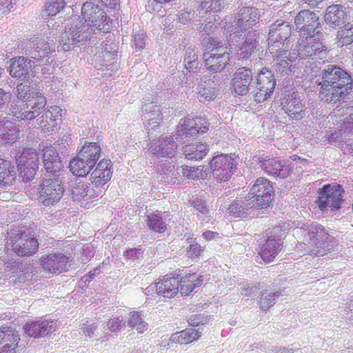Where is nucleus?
I'll return each mask as SVG.
<instances>
[{
  "label": "nucleus",
  "instance_id": "obj_45",
  "mask_svg": "<svg viewBox=\"0 0 353 353\" xmlns=\"http://www.w3.org/2000/svg\"><path fill=\"white\" fill-rule=\"evenodd\" d=\"M28 105L30 106V109H28L29 114H32L30 117V119L32 120L39 115L41 110L46 106V99L42 93L37 92L35 93L33 100Z\"/></svg>",
  "mask_w": 353,
  "mask_h": 353
},
{
  "label": "nucleus",
  "instance_id": "obj_53",
  "mask_svg": "<svg viewBox=\"0 0 353 353\" xmlns=\"http://www.w3.org/2000/svg\"><path fill=\"white\" fill-rule=\"evenodd\" d=\"M154 109L150 113H148V125L150 128H154L158 126L163 121V117L161 111L157 105L154 106Z\"/></svg>",
  "mask_w": 353,
  "mask_h": 353
},
{
  "label": "nucleus",
  "instance_id": "obj_52",
  "mask_svg": "<svg viewBox=\"0 0 353 353\" xmlns=\"http://www.w3.org/2000/svg\"><path fill=\"white\" fill-rule=\"evenodd\" d=\"M279 292L267 294L263 292L259 301V305L261 309L266 310L274 304L275 300L279 296Z\"/></svg>",
  "mask_w": 353,
  "mask_h": 353
},
{
  "label": "nucleus",
  "instance_id": "obj_49",
  "mask_svg": "<svg viewBox=\"0 0 353 353\" xmlns=\"http://www.w3.org/2000/svg\"><path fill=\"white\" fill-rule=\"evenodd\" d=\"M185 68L188 71L194 72L198 68L199 61L198 57L195 52V50L192 48H188L185 50L184 57Z\"/></svg>",
  "mask_w": 353,
  "mask_h": 353
},
{
  "label": "nucleus",
  "instance_id": "obj_4",
  "mask_svg": "<svg viewBox=\"0 0 353 353\" xmlns=\"http://www.w3.org/2000/svg\"><path fill=\"white\" fill-rule=\"evenodd\" d=\"M72 259L60 251L48 252L41 255L39 263L43 272L48 276H58L68 272L71 268Z\"/></svg>",
  "mask_w": 353,
  "mask_h": 353
},
{
  "label": "nucleus",
  "instance_id": "obj_13",
  "mask_svg": "<svg viewBox=\"0 0 353 353\" xmlns=\"http://www.w3.org/2000/svg\"><path fill=\"white\" fill-rule=\"evenodd\" d=\"M179 274L171 272L159 276L154 283L145 288V294L149 295L155 291L157 296L165 299H173L179 292Z\"/></svg>",
  "mask_w": 353,
  "mask_h": 353
},
{
  "label": "nucleus",
  "instance_id": "obj_27",
  "mask_svg": "<svg viewBox=\"0 0 353 353\" xmlns=\"http://www.w3.org/2000/svg\"><path fill=\"white\" fill-rule=\"evenodd\" d=\"M42 161L48 172L56 173L63 167L57 150L52 145H46L42 150Z\"/></svg>",
  "mask_w": 353,
  "mask_h": 353
},
{
  "label": "nucleus",
  "instance_id": "obj_21",
  "mask_svg": "<svg viewBox=\"0 0 353 353\" xmlns=\"http://www.w3.org/2000/svg\"><path fill=\"white\" fill-rule=\"evenodd\" d=\"M113 170V164L110 159H100L91 170L90 184L97 189L103 188L111 180Z\"/></svg>",
  "mask_w": 353,
  "mask_h": 353
},
{
  "label": "nucleus",
  "instance_id": "obj_7",
  "mask_svg": "<svg viewBox=\"0 0 353 353\" xmlns=\"http://www.w3.org/2000/svg\"><path fill=\"white\" fill-rule=\"evenodd\" d=\"M247 207L262 209L269 205L274 196L272 183L268 179L259 177L248 193Z\"/></svg>",
  "mask_w": 353,
  "mask_h": 353
},
{
  "label": "nucleus",
  "instance_id": "obj_54",
  "mask_svg": "<svg viewBox=\"0 0 353 353\" xmlns=\"http://www.w3.org/2000/svg\"><path fill=\"white\" fill-rule=\"evenodd\" d=\"M242 201L234 200L228 208V214L234 217H241L244 215V207L242 205Z\"/></svg>",
  "mask_w": 353,
  "mask_h": 353
},
{
  "label": "nucleus",
  "instance_id": "obj_23",
  "mask_svg": "<svg viewBox=\"0 0 353 353\" xmlns=\"http://www.w3.org/2000/svg\"><path fill=\"white\" fill-rule=\"evenodd\" d=\"M178 145L172 135H161L158 140L150 143V150L152 154L162 157L172 158L177 152Z\"/></svg>",
  "mask_w": 353,
  "mask_h": 353
},
{
  "label": "nucleus",
  "instance_id": "obj_43",
  "mask_svg": "<svg viewBox=\"0 0 353 353\" xmlns=\"http://www.w3.org/2000/svg\"><path fill=\"white\" fill-rule=\"evenodd\" d=\"M180 183L184 180H199L203 177V170L199 166L182 165L179 168Z\"/></svg>",
  "mask_w": 353,
  "mask_h": 353
},
{
  "label": "nucleus",
  "instance_id": "obj_62",
  "mask_svg": "<svg viewBox=\"0 0 353 353\" xmlns=\"http://www.w3.org/2000/svg\"><path fill=\"white\" fill-rule=\"evenodd\" d=\"M133 43L137 50H143L145 47V35L144 34L134 35Z\"/></svg>",
  "mask_w": 353,
  "mask_h": 353
},
{
  "label": "nucleus",
  "instance_id": "obj_24",
  "mask_svg": "<svg viewBox=\"0 0 353 353\" xmlns=\"http://www.w3.org/2000/svg\"><path fill=\"white\" fill-rule=\"evenodd\" d=\"M257 161L261 168L269 174L285 178L290 174V169L277 157L263 155L258 157Z\"/></svg>",
  "mask_w": 353,
  "mask_h": 353
},
{
  "label": "nucleus",
  "instance_id": "obj_19",
  "mask_svg": "<svg viewBox=\"0 0 353 353\" xmlns=\"http://www.w3.org/2000/svg\"><path fill=\"white\" fill-rule=\"evenodd\" d=\"M296 30L299 32V37L314 35L320 30L319 16L309 10H303L298 12L294 18Z\"/></svg>",
  "mask_w": 353,
  "mask_h": 353
},
{
  "label": "nucleus",
  "instance_id": "obj_32",
  "mask_svg": "<svg viewBox=\"0 0 353 353\" xmlns=\"http://www.w3.org/2000/svg\"><path fill=\"white\" fill-rule=\"evenodd\" d=\"M92 30L90 24L85 21L74 19L71 21L70 28L68 32L71 35V39L73 42H81L88 39Z\"/></svg>",
  "mask_w": 353,
  "mask_h": 353
},
{
  "label": "nucleus",
  "instance_id": "obj_9",
  "mask_svg": "<svg viewBox=\"0 0 353 353\" xmlns=\"http://www.w3.org/2000/svg\"><path fill=\"white\" fill-rule=\"evenodd\" d=\"M260 19V12L253 7L242 8L230 21L226 23L227 34H236L252 28Z\"/></svg>",
  "mask_w": 353,
  "mask_h": 353
},
{
  "label": "nucleus",
  "instance_id": "obj_30",
  "mask_svg": "<svg viewBox=\"0 0 353 353\" xmlns=\"http://www.w3.org/2000/svg\"><path fill=\"white\" fill-rule=\"evenodd\" d=\"M346 12L343 6L333 4L326 8L324 19L327 25L335 28L345 23Z\"/></svg>",
  "mask_w": 353,
  "mask_h": 353
},
{
  "label": "nucleus",
  "instance_id": "obj_55",
  "mask_svg": "<svg viewBox=\"0 0 353 353\" xmlns=\"http://www.w3.org/2000/svg\"><path fill=\"white\" fill-rule=\"evenodd\" d=\"M17 97L21 101H27L31 96V88L29 82H23L19 84L17 87Z\"/></svg>",
  "mask_w": 353,
  "mask_h": 353
},
{
  "label": "nucleus",
  "instance_id": "obj_20",
  "mask_svg": "<svg viewBox=\"0 0 353 353\" xmlns=\"http://www.w3.org/2000/svg\"><path fill=\"white\" fill-rule=\"evenodd\" d=\"M253 79L252 71L247 67H240L234 72L230 80V89L234 97L247 95Z\"/></svg>",
  "mask_w": 353,
  "mask_h": 353
},
{
  "label": "nucleus",
  "instance_id": "obj_11",
  "mask_svg": "<svg viewBox=\"0 0 353 353\" xmlns=\"http://www.w3.org/2000/svg\"><path fill=\"white\" fill-rule=\"evenodd\" d=\"M343 192L344 190L341 185L326 184L319 189L316 203L323 212L328 209L334 212L341 207Z\"/></svg>",
  "mask_w": 353,
  "mask_h": 353
},
{
  "label": "nucleus",
  "instance_id": "obj_61",
  "mask_svg": "<svg viewBox=\"0 0 353 353\" xmlns=\"http://www.w3.org/2000/svg\"><path fill=\"white\" fill-rule=\"evenodd\" d=\"M192 206L202 214L206 215L209 213V209L208 208L206 202L202 199L195 198L192 201Z\"/></svg>",
  "mask_w": 353,
  "mask_h": 353
},
{
  "label": "nucleus",
  "instance_id": "obj_12",
  "mask_svg": "<svg viewBox=\"0 0 353 353\" xmlns=\"http://www.w3.org/2000/svg\"><path fill=\"white\" fill-rule=\"evenodd\" d=\"M64 185L59 177L45 178L39 188L40 202L45 206L55 205L63 196Z\"/></svg>",
  "mask_w": 353,
  "mask_h": 353
},
{
  "label": "nucleus",
  "instance_id": "obj_36",
  "mask_svg": "<svg viewBox=\"0 0 353 353\" xmlns=\"http://www.w3.org/2000/svg\"><path fill=\"white\" fill-rule=\"evenodd\" d=\"M70 172L73 175L84 177L94 168L78 154L69 163Z\"/></svg>",
  "mask_w": 353,
  "mask_h": 353
},
{
  "label": "nucleus",
  "instance_id": "obj_59",
  "mask_svg": "<svg viewBox=\"0 0 353 353\" xmlns=\"http://www.w3.org/2000/svg\"><path fill=\"white\" fill-rule=\"evenodd\" d=\"M341 122L339 128L340 131L344 133L353 134V114H349L347 117L340 119Z\"/></svg>",
  "mask_w": 353,
  "mask_h": 353
},
{
  "label": "nucleus",
  "instance_id": "obj_1",
  "mask_svg": "<svg viewBox=\"0 0 353 353\" xmlns=\"http://www.w3.org/2000/svg\"><path fill=\"white\" fill-rule=\"evenodd\" d=\"M318 85L320 100L327 103L336 104L350 94L353 88V79L341 67L328 65L323 70Z\"/></svg>",
  "mask_w": 353,
  "mask_h": 353
},
{
  "label": "nucleus",
  "instance_id": "obj_8",
  "mask_svg": "<svg viewBox=\"0 0 353 353\" xmlns=\"http://www.w3.org/2000/svg\"><path fill=\"white\" fill-rule=\"evenodd\" d=\"M291 35V27L285 22L274 23L269 32L268 50L273 57H283L288 52L289 46L285 41Z\"/></svg>",
  "mask_w": 353,
  "mask_h": 353
},
{
  "label": "nucleus",
  "instance_id": "obj_34",
  "mask_svg": "<svg viewBox=\"0 0 353 353\" xmlns=\"http://www.w3.org/2000/svg\"><path fill=\"white\" fill-rule=\"evenodd\" d=\"M209 148L205 143L199 141L185 145L183 153L185 159L191 161L202 160L208 153Z\"/></svg>",
  "mask_w": 353,
  "mask_h": 353
},
{
  "label": "nucleus",
  "instance_id": "obj_2",
  "mask_svg": "<svg viewBox=\"0 0 353 353\" xmlns=\"http://www.w3.org/2000/svg\"><path fill=\"white\" fill-rule=\"evenodd\" d=\"M296 235L308 254L323 256L330 250L328 248L329 232L318 223L313 222L296 228Z\"/></svg>",
  "mask_w": 353,
  "mask_h": 353
},
{
  "label": "nucleus",
  "instance_id": "obj_33",
  "mask_svg": "<svg viewBox=\"0 0 353 353\" xmlns=\"http://www.w3.org/2000/svg\"><path fill=\"white\" fill-rule=\"evenodd\" d=\"M102 149L98 143L85 142L81 148L79 154L87 161L90 166L94 165L99 162V159L101 156Z\"/></svg>",
  "mask_w": 353,
  "mask_h": 353
},
{
  "label": "nucleus",
  "instance_id": "obj_16",
  "mask_svg": "<svg viewBox=\"0 0 353 353\" xmlns=\"http://www.w3.org/2000/svg\"><path fill=\"white\" fill-rule=\"evenodd\" d=\"M255 83L254 100L257 103H262L272 95L276 86V79L271 70L263 67L257 72Z\"/></svg>",
  "mask_w": 353,
  "mask_h": 353
},
{
  "label": "nucleus",
  "instance_id": "obj_15",
  "mask_svg": "<svg viewBox=\"0 0 353 353\" xmlns=\"http://www.w3.org/2000/svg\"><path fill=\"white\" fill-rule=\"evenodd\" d=\"M237 161L228 154L214 156L209 167L214 179L219 182L228 181L236 169Z\"/></svg>",
  "mask_w": 353,
  "mask_h": 353
},
{
  "label": "nucleus",
  "instance_id": "obj_57",
  "mask_svg": "<svg viewBox=\"0 0 353 353\" xmlns=\"http://www.w3.org/2000/svg\"><path fill=\"white\" fill-rule=\"evenodd\" d=\"M70 33L65 30L61 33V39L59 41V45L57 46L58 52H68L70 50ZM74 42L72 41V44H74Z\"/></svg>",
  "mask_w": 353,
  "mask_h": 353
},
{
  "label": "nucleus",
  "instance_id": "obj_47",
  "mask_svg": "<svg viewBox=\"0 0 353 353\" xmlns=\"http://www.w3.org/2000/svg\"><path fill=\"white\" fill-rule=\"evenodd\" d=\"M66 6L65 0H47L44 6V14L49 17H54L61 12Z\"/></svg>",
  "mask_w": 353,
  "mask_h": 353
},
{
  "label": "nucleus",
  "instance_id": "obj_17",
  "mask_svg": "<svg viewBox=\"0 0 353 353\" xmlns=\"http://www.w3.org/2000/svg\"><path fill=\"white\" fill-rule=\"evenodd\" d=\"M81 14L85 22H91L92 26L100 31H110V18L97 5L90 1L85 2L81 8Z\"/></svg>",
  "mask_w": 353,
  "mask_h": 353
},
{
  "label": "nucleus",
  "instance_id": "obj_18",
  "mask_svg": "<svg viewBox=\"0 0 353 353\" xmlns=\"http://www.w3.org/2000/svg\"><path fill=\"white\" fill-rule=\"evenodd\" d=\"M17 168L24 181H31L39 165V154L34 148H24L17 159Z\"/></svg>",
  "mask_w": 353,
  "mask_h": 353
},
{
  "label": "nucleus",
  "instance_id": "obj_29",
  "mask_svg": "<svg viewBox=\"0 0 353 353\" xmlns=\"http://www.w3.org/2000/svg\"><path fill=\"white\" fill-rule=\"evenodd\" d=\"M9 69L10 74L15 78L27 77L30 73H32L33 65L32 61L24 57H16L11 60Z\"/></svg>",
  "mask_w": 353,
  "mask_h": 353
},
{
  "label": "nucleus",
  "instance_id": "obj_63",
  "mask_svg": "<svg viewBox=\"0 0 353 353\" xmlns=\"http://www.w3.org/2000/svg\"><path fill=\"white\" fill-rule=\"evenodd\" d=\"M108 327L111 332H117L121 327V320L119 317L110 318L108 321Z\"/></svg>",
  "mask_w": 353,
  "mask_h": 353
},
{
  "label": "nucleus",
  "instance_id": "obj_48",
  "mask_svg": "<svg viewBox=\"0 0 353 353\" xmlns=\"http://www.w3.org/2000/svg\"><path fill=\"white\" fill-rule=\"evenodd\" d=\"M17 128L11 121L0 123V137L4 141L14 140L17 138Z\"/></svg>",
  "mask_w": 353,
  "mask_h": 353
},
{
  "label": "nucleus",
  "instance_id": "obj_60",
  "mask_svg": "<svg viewBox=\"0 0 353 353\" xmlns=\"http://www.w3.org/2000/svg\"><path fill=\"white\" fill-rule=\"evenodd\" d=\"M40 119L39 127L44 132H53L59 125V123L52 119L44 118L43 115L40 117Z\"/></svg>",
  "mask_w": 353,
  "mask_h": 353
},
{
  "label": "nucleus",
  "instance_id": "obj_58",
  "mask_svg": "<svg viewBox=\"0 0 353 353\" xmlns=\"http://www.w3.org/2000/svg\"><path fill=\"white\" fill-rule=\"evenodd\" d=\"M215 88L210 86L201 87L198 94L201 101H209L213 99L215 97Z\"/></svg>",
  "mask_w": 353,
  "mask_h": 353
},
{
  "label": "nucleus",
  "instance_id": "obj_10",
  "mask_svg": "<svg viewBox=\"0 0 353 353\" xmlns=\"http://www.w3.org/2000/svg\"><path fill=\"white\" fill-rule=\"evenodd\" d=\"M10 242L13 252L20 256H30L39 250V242L34 234L21 228L12 232Z\"/></svg>",
  "mask_w": 353,
  "mask_h": 353
},
{
  "label": "nucleus",
  "instance_id": "obj_42",
  "mask_svg": "<svg viewBox=\"0 0 353 353\" xmlns=\"http://www.w3.org/2000/svg\"><path fill=\"white\" fill-rule=\"evenodd\" d=\"M336 40L338 46L351 44L353 42V25L347 23L341 27L337 32Z\"/></svg>",
  "mask_w": 353,
  "mask_h": 353
},
{
  "label": "nucleus",
  "instance_id": "obj_28",
  "mask_svg": "<svg viewBox=\"0 0 353 353\" xmlns=\"http://www.w3.org/2000/svg\"><path fill=\"white\" fill-rule=\"evenodd\" d=\"M179 276H180L179 274ZM203 275L196 272L187 273L179 276V292L183 296L190 295L196 288L201 287L203 283Z\"/></svg>",
  "mask_w": 353,
  "mask_h": 353
},
{
  "label": "nucleus",
  "instance_id": "obj_39",
  "mask_svg": "<svg viewBox=\"0 0 353 353\" xmlns=\"http://www.w3.org/2000/svg\"><path fill=\"white\" fill-rule=\"evenodd\" d=\"M258 45L256 34L248 32L244 41L240 45L237 54L241 59H248Z\"/></svg>",
  "mask_w": 353,
  "mask_h": 353
},
{
  "label": "nucleus",
  "instance_id": "obj_40",
  "mask_svg": "<svg viewBox=\"0 0 353 353\" xmlns=\"http://www.w3.org/2000/svg\"><path fill=\"white\" fill-rule=\"evenodd\" d=\"M188 246L186 248L187 256L192 259H198L203 253L205 247H202L194 238L192 233H186L183 236Z\"/></svg>",
  "mask_w": 353,
  "mask_h": 353
},
{
  "label": "nucleus",
  "instance_id": "obj_26",
  "mask_svg": "<svg viewBox=\"0 0 353 353\" xmlns=\"http://www.w3.org/2000/svg\"><path fill=\"white\" fill-rule=\"evenodd\" d=\"M53 321L43 320L27 322L23 326L24 332L30 337L39 338L48 335L55 330Z\"/></svg>",
  "mask_w": 353,
  "mask_h": 353
},
{
  "label": "nucleus",
  "instance_id": "obj_31",
  "mask_svg": "<svg viewBox=\"0 0 353 353\" xmlns=\"http://www.w3.org/2000/svg\"><path fill=\"white\" fill-rule=\"evenodd\" d=\"M17 178L14 165L10 161L0 158V187L12 185Z\"/></svg>",
  "mask_w": 353,
  "mask_h": 353
},
{
  "label": "nucleus",
  "instance_id": "obj_5",
  "mask_svg": "<svg viewBox=\"0 0 353 353\" xmlns=\"http://www.w3.org/2000/svg\"><path fill=\"white\" fill-rule=\"evenodd\" d=\"M203 56L206 68L216 72L225 69L231 60L228 47L220 45L213 39H209Z\"/></svg>",
  "mask_w": 353,
  "mask_h": 353
},
{
  "label": "nucleus",
  "instance_id": "obj_56",
  "mask_svg": "<svg viewBox=\"0 0 353 353\" xmlns=\"http://www.w3.org/2000/svg\"><path fill=\"white\" fill-rule=\"evenodd\" d=\"M200 8L205 12H219L222 8V4L219 1L217 0H210L207 1H203L201 3Z\"/></svg>",
  "mask_w": 353,
  "mask_h": 353
},
{
  "label": "nucleus",
  "instance_id": "obj_38",
  "mask_svg": "<svg viewBox=\"0 0 353 353\" xmlns=\"http://www.w3.org/2000/svg\"><path fill=\"white\" fill-rule=\"evenodd\" d=\"M145 221L147 226L152 232L163 234L168 230V225L160 212L156 211L147 214Z\"/></svg>",
  "mask_w": 353,
  "mask_h": 353
},
{
  "label": "nucleus",
  "instance_id": "obj_50",
  "mask_svg": "<svg viewBox=\"0 0 353 353\" xmlns=\"http://www.w3.org/2000/svg\"><path fill=\"white\" fill-rule=\"evenodd\" d=\"M50 52L51 50L49 44L44 40H39L32 54L34 59L39 60L48 57Z\"/></svg>",
  "mask_w": 353,
  "mask_h": 353
},
{
  "label": "nucleus",
  "instance_id": "obj_46",
  "mask_svg": "<svg viewBox=\"0 0 353 353\" xmlns=\"http://www.w3.org/2000/svg\"><path fill=\"white\" fill-rule=\"evenodd\" d=\"M128 316V325L132 329H136L139 333H143L148 330V324L143 320L140 312L132 311Z\"/></svg>",
  "mask_w": 353,
  "mask_h": 353
},
{
  "label": "nucleus",
  "instance_id": "obj_37",
  "mask_svg": "<svg viewBox=\"0 0 353 353\" xmlns=\"http://www.w3.org/2000/svg\"><path fill=\"white\" fill-rule=\"evenodd\" d=\"M201 336V333L199 330L187 328L172 334L170 336V341L176 343L186 345L199 339Z\"/></svg>",
  "mask_w": 353,
  "mask_h": 353
},
{
  "label": "nucleus",
  "instance_id": "obj_14",
  "mask_svg": "<svg viewBox=\"0 0 353 353\" xmlns=\"http://www.w3.org/2000/svg\"><path fill=\"white\" fill-rule=\"evenodd\" d=\"M280 104L291 120L299 121L305 116L307 108L298 91L285 90L280 99Z\"/></svg>",
  "mask_w": 353,
  "mask_h": 353
},
{
  "label": "nucleus",
  "instance_id": "obj_51",
  "mask_svg": "<svg viewBox=\"0 0 353 353\" xmlns=\"http://www.w3.org/2000/svg\"><path fill=\"white\" fill-rule=\"evenodd\" d=\"M63 110L58 105H51L46 111L42 114L44 118H49L54 120L55 122L59 124L62 121Z\"/></svg>",
  "mask_w": 353,
  "mask_h": 353
},
{
  "label": "nucleus",
  "instance_id": "obj_35",
  "mask_svg": "<svg viewBox=\"0 0 353 353\" xmlns=\"http://www.w3.org/2000/svg\"><path fill=\"white\" fill-rule=\"evenodd\" d=\"M157 172L161 176V180L170 184L180 183V170H176L175 166L170 162L157 165Z\"/></svg>",
  "mask_w": 353,
  "mask_h": 353
},
{
  "label": "nucleus",
  "instance_id": "obj_3",
  "mask_svg": "<svg viewBox=\"0 0 353 353\" xmlns=\"http://www.w3.org/2000/svg\"><path fill=\"white\" fill-rule=\"evenodd\" d=\"M290 224L286 222L279 223L264 232L265 239L261 245L259 255L265 264L272 262L283 248L282 236Z\"/></svg>",
  "mask_w": 353,
  "mask_h": 353
},
{
  "label": "nucleus",
  "instance_id": "obj_25",
  "mask_svg": "<svg viewBox=\"0 0 353 353\" xmlns=\"http://www.w3.org/2000/svg\"><path fill=\"white\" fill-rule=\"evenodd\" d=\"M19 332L10 326L0 327V353H16L20 341Z\"/></svg>",
  "mask_w": 353,
  "mask_h": 353
},
{
  "label": "nucleus",
  "instance_id": "obj_22",
  "mask_svg": "<svg viewBox=\"0 0 353 353\" xmlns=\"http://www.w3.org/2000/svg\"><path fill=\"white\" fill-rule=\"evenodd\" d=\"M208 129V121L201 117L182 119L177 126L179 134L185 136L205 133Z\"/></svg>",
  "mask_w": 353,
  "mask_h": 353
},
{
  "label": "nucleus",
  "instance_id": "obj_41",
  "mask_svg": "<svg viewBox=\"0 0 353 353\" xmlns=\"http://www.w3.org/2000/svg\"><path fill=\"white\" fill-rule=\"evenodd\" d=\"M29 105L24 101H17L11 105L10 112L14 117L19 121L31 120L29 114Z\"/></svg>",
  "mask_w": 353,
  "mask_h": 353
},
{
  "label": "nucleus",
  "instance_id": "obj_6",
  "mask_svg": "<svg viewBox=\"0 0 353 353\" xmlns=\"http://www.w3.org/2000/svg\"><path fill=\"white\" fill-rule=\"evenodd\" d=\"M323 34L318 30L316 34L299 37L297 51L301 59H323L327 54V47L323 43Z\"/></svg>",
  "mask_w": 353,
  "mask_h": 353
},
{
  "label": "nucleus",
  "instance_id": "obj_64",
  "mask_svg": "<svg viewBox=\"0 0 353 353\" xmlns=\"http://www.w3.org/2000/svg\"><path fill=\"white\" fill-rule=\"evenodd\" d=\"M12 7V0H0V15L10 12Z\"/></svg>",
  "mask_w": 353,
  "mask_h": 353
},
{
  "label": "nucleus",
  "instance_id": "obj_44",
  "mask_svg": "<svg viewBox=\"0 0 353 353\" xmlns=\"http://www.w3.org/2000/svg\"><path fill=\"white\" fill-rule=\"evenodd\" d=\"M71 196L74 201H81L88 196L93 197L94 194H88V186L83 181H76L71 187Z\"/></svg>",
  "mask_w": 353,
  "mask_h": 353
}]
</instances>
